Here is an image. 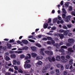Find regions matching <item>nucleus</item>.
Returning <instances> with one entry per match:
<instances>
[{
  "label": "nucleus",
  "instance_id": "obj_48",
  "mask_svg": "<svg viewBox=\"0 0 75 75\" xmlns=\"http://www.w3.org/2000/svg\"><path fill=\"white\" fill-rule=\"evenodd\" d=\"M64 44V42H60L59 43V45L61 46V45H62Z\"/></svg>",
  "mask_w": 75,
  "mask_h": 75
},
{
  "label": "nucleus",
  "instance_id": "obj_39",
  "mask_svg": "<svg viewBox=\"0 0 75 75\" xmlns=\"http://www.w3.org/2000/svg\"><path fill=\"white\" fill-rule=\"evenodd\" d=\"M64 30H63L62 29H60L59 30V33H64Z\"/></svg>",
  "mask_w": 75,
  "mask_h": 75
},
{
  "label": "nucleus",
  "instance_id": "obj_2",
  "mask_svg": "<svg viewBox=\"0 0 75 75\" xmlns=\"http://www.w3.org/2000/svg\"><path fill=\"white\" fill-rule=\"evenodd\" d=\"M24 67L25 69H26V68L29 69V68H31V65L30 64H24Z\"/></svg>",
  "mask_w": 75,
  "mask_h": 75
},
{
  "label": "nucleus",
  "instance_id": "obj_38",
  "mask_svg": "<svg viewBox=\"0 0 75 75\" xmlns=\"http://www.w3.org/2000/svg\"><path fill=\"white\" fill-rule=\"evenodd\" d=\"M61 69L62 71H63L64 70V66H63V65H62L61 66Z\"/></svg>",
  "mask_w": 75,
  "mask_h": 75
},
{
  "label": "nucleus",
  "instance_id": "obj_62",
  "mask_svg": "<svg viewBox=\"0 0 75 75\" xmlns=\"http://www.w3.org/2000/svg\"><path fill=\"white\" fill-rule=\"evenodd\" d=\"M60 23L61 24H63V23H64V21H63V20H61L60 21Z\"/></svg>",
  "mask_w": 75,
  "mask_h": 75
},
{
  "label": "nucleus",
  "instance_id": "obj_37",
  "mask_svg": "<svg viewBox=\"0 0 75 75\" xmlns=\"http://www.w3.org/2000/svg\"><path fill=\"white\" fill-rule=\"evenodd\" d=\"M59 51L61 52H64V50L63 49H61L59 50Z\"/></svg>",
  "mask_w": 75,
  "mask_h": 75
},
{
  "label": "nucleus",
  "instance_id": "obj_4",
  "mask_svg": "<svg viewBox=\"0 0 75 75\" xmlns=\"http://www.w3.org/2000/svg\"><path fill=\"white\" fill-rule=\"evenodd\" d=\"M68 41L69 42V43H71V44H74V42H75V40L74 39L70 38L68 39Z\"/></svg>",
  "mask_w": 75,
  "mask_h": 75
},
{
  "label": "nucleus",
  "instance_id": "obj_40",
  "mask_svg": "<svg viewBox=\"0 0 75 75\" xmlns=\"http://www.w3.org/2000/svg\"><path fill=\"white\" fill-rule=\"evenodd\" d=\"M67 26L68 28H71L72 27V25L71 24H69L67 25Z\"/></svg>",
  "mask_w": 75,
  "mask_h": 75
},
{
  "label": "nucleus",
  "instance_id": "obj_19",
  "mask_svg": "<svg viewBox=\"0 0 75 75\" xmlns=\"http://www.w3.org/2000/svg\"><path fill=\"white\" fill-rule=\"evenodd\" d=\"M43 58V57L42 56H38L36 58V59H42Z\"/></svg>",
  "mask_w": 75,
  "mask_h": 75
},
{
  "label": "nucleus",
  "instance_id": "obj_54",
  "mask_svg": "<svg viewBox=\"0 0 75 75\" xmlns=\"http://www.w3.org/2000/svg\"><path fill=\"white\" fill-rule=\"evenodd\" d=\"M57 68H59L61 67V64H57Z\"/></svg>",
  "mask_w": 75,
  "mask_h": 75
},
{
  "label": "nucleus",
  "instance_id": "obj_51",
  "mask_svg": "<svg viewBox=\"0 0 75 75\" xmlns=\"http://www.w3.org/2000/svg\"><path fill=\"white\" fill-rule=\"evenodd\" d=\"M66 57L67 59H69V58H71V57H70V56L69 55H67L66 56Z\"/></svg>",
  "mask_w": 75,
  "mask_h": 75
},
{
  "label": "nucleus",
  "instance_id": "obj_56",
  "mask_svg": "<svg viewBox=\"0 0 75 75\" xmlns=\"http://www.w3.org/2000/svg\"><path fill=\"white\" fill-rule=\"evenodd\" d=\"M34 37V35H30L28 37V38H31Z\"/></svg>",
  "mask_w": 75,
  "mask_h": 75
},
{
  "label": "nucleus",
  "instance_id": "obj_5",
  "mask_svg": "<svg viewBox=\"0 0 75 75\" xmlns=\"http://www.w3.org/2000/svg\"><path fill=\"white\" fill-rule=\"evenodd\" d=\"M61 58L63 60H64L63 61V63H66V62H68V59H65V57H64V56H62L61 57Z\"/></svg>",
  "mask_w": 75,
  "mask_h": 75
},
{
  "label": "nucleus",
  "instance_id": "obj_29",
  "mask_svg": "<svg viewBox=\"0 0 75 75\" xmlns=\"http://www.w3.org/2000/svg\"><path fill=\"white\" fill-rule=\"evenodd\" d=\"M36 38H40L42 37V36L41 35H38L36 36Z\"/></svg>",
  "mask_w": 75,
  "mask_h": 75
},
{
  "label": "nucleus",
  "instance_id": "obj_26",
  "mask_svg": "<svg viewBox=\"0 0 75 75\" xmlns=\"http://www.w3.org/2000/svg\"><path fill=\"white\" fill-rule=\"evenodd\" d=\"M60 59H61L60 56H58L56 57V60L57 61H60Z\"/></svg>",
  "mask_w": 75,
  "mask_h": 75
},
{
  "label": "nucleus",
  "instance_id": "obj_14",
  "mask_svg": "<svg viewBox=\"0 0 75 75\" xmlns=\"http://www.w3.org/2000/svg\"><path fill=\"white\" fill-rule=\"evenodd\" d=\"M53 46L54 47H56L57 48H59L60 47V46L59 45V44L58 43H56L54 45H53Z\"/></svg>",
  "mask_w": 75,
  "mask_h": 75
},
{
  "label": "nucleus",
  "instance_id": "obj_41",
  "mask_svg": "<svg viewBox=\"0 0 75 75\" xmlns=\"http://www.w3.org/2000/svg\"><path fill=\"white\" fill-rule=\"evenodd\" d=\"M29 41L30 42H35V41L34 40H31V39H29Z\"/></svg>",
  "mask_w": 75,
  "mask_h": 75
},
{
  "label": "nucleus",
  "instance_id": "obj_33",
  "mask_svg": "<svg viewBox=\"0 0 75 75\" xmlns=\"http://www.w3.org/2000/svg\"><path fill=\"white\" fill-rule=\"evenodd\" d=\"M66 17V14H63L62 15V18H63L65 19Z\"/></svg>",
  "mask_w": 75,
  "mask_h": 75
},
{
  "label": "nucleus",
  "instance_id": "obj_46",
  "mask_svg": "<svg viewBox=\"0 0 75 75\" xmlns=\"http://www.w3.org/2000/svg\"><path fill=\"white\" fill-rule=\"evenodd\" d=\"M55 61V58L54 57H53L52 58V62L53 61V62H54Z\"/></svg>",
  "mask_w": 75,
  "mask_h": 75
},
{
  "label": "nucleus",
  "instance_id": "obj_28",
  "mask_svg": "<svg viewBox=\"0 0 75 75\" xmlns=\"http://www.w3.org/2000/svg\"><path fill=\"white\" fill-rule=\"evenodd\" d=\"M5 58L6 61H10V57L7 56H6V57Z\"/></svg>",
  "mask_w": 75,
  "mask_h": 75
},
{
  "label": "nucleus",
  "instance_id": "obj_60",
  "mask_svg": "<svg viewBox=\"0 0 75 75\" xmlns=\"http://www.w3.org/2000/svg\"><path fill=\"white\" fill-rule=\"evenodd\" d=\"M47 38L48 40H52V38L51 37H48Z\"/></svg>",
  "mask_w": 75,
  "mask_h": 75
},
{
  "label": "nucleus",
  "instance_id": "obj_20",
  "mask_svg": "<svg viewBox=\"0 0 75 75\" xmlns=\"http://www.w3.org/2000/svg\"><path fill=\"white\" fill-rule=\"evenodd\" d=\"M48 58L49 62H52V57L51 56L48 57Z\"/></svg>",
  "mask_w": 75,
  "mask_h": 75
},
{
  "label": "nucleus",
  "instance_id": "obj_52",
  "mask_svg": "<svg viewBox=\"0 0 75 75\" xmlns=\"http://www.w3.org/2000/svg\"><path fill=\"white\" fill-rule=\"evenodd\" d=\"M14 68L15 70H18V67H17L16 66H15L14 67Z\"/></svg>",
  "mask_w": 75,
  "mask_h": 75
},
{
  "label": "nucleus",
  "instance_id": "obj_23",
  "mask_svg": "<svg viewBox=\"0 0 75 75\" xmlns=\"http://www.w3.org/2000/svg\"><path fill=\"white\" fill-rule=\"evenodd\" d=\"M61 48H62V49H67L68 47L65 46H62L61 47Z\"/></svg>",
  "mask_w": 75,
  "mask_h": 75
},
{
  "label": "nucleus",
  "instance_id": "obj_15",
  "mask_svg": "<svg viewBox=\"0 0 75 75\" xmlns=\"http://www.w3.org/2000/svg\"><path fill=\"white\" fill-rule=\"evenodd\" d=\"M30 48L33 51H35L36 50V49H37V48H36V47H35V46L31 47H30Z\"/></svg>",
  "mask_w": 75,
  "mask_h": 75
},
{
  "label": "nucleus",
  "instance_id": "obj_49",
  "mask_svg": "<svg viewBox=\"0 0 75 75\" xmlns=\"http://www.w3.org/2000/svg\"><path fill=\"white\" fill-rule=\"evenodd\" d=\"M69 11H72V6L69 7Z\"/></svg>",
  "mask_w": 75,
  "mask_h": 75
},
{
  "label": "nucleus",
  "instance_id": "obj_43",
  "mask_svg": "<svg viewBox=\"0 0 75 75\" xmlns=\"http://www.w3.org/2000/svg\"><path fill=\"white\" fill-rule=\"evenodd\" d=\"M55 42L54 40H52V41L51 42V44H52V45H54V44H55Z\"/></svg>",
  "mask_w": 75,
  "mask_h": 75
},
{
  "label": "nucleus",
  "instance_id": "obj_18",
  "mask_svg": "<svg viewBox=\"0 0 75 75\" xmlns=\"http://www.w3.org/2000/svg\"><path fill=\"white\" fill-rule=\"evenodd\" d=\"M48 24L47 23L44 24L43 25L44 28L45 29V28H47L48 27Z\"/></svg>",
  "mask_w": 75,
  "mask_h": 75
},
{
  "label": "nucleus",
  "instance_id": "obj_64",
  "mask_svg": "<svg viewBox=\"0 0 75 75\" xmlns=\"http://www.w3.org/2000/svg\"><path fill=\"white\" fill-rule=\"evenodd\" d=\"M5 75H10V73L9 72H7L6 73Z\"/></svg>",
  "mask_w": 75,
  "mask_h": 75
},
{
  "label": "nucleus",
  "instance_id": "obj_27",
  "mask_svg": "<svg viewBox=\"0 0 75 75\" xmlns=\"http://www.w3.org/2000/svg\"><path fill=\"white\" fill-rule=\"evenodd\" d=\"M22 48L23 49V50H28V47L25 46Z\"/></svg>",
  "mask_w": 75,
  "mask_h": 75
},
{
  "label": "nucleus",
  "instance_id": "obj_55",
  "mask_svg": "<svg viewBox=\"0 0 75 75\" xmlns=\"http://www.w3.org/2000/svg\"><path fill=\"white\" fill-rule=\"evenodd\" d=\"M42 40L44 41V40L47 41V38H44L42 39Z\"/></svg>",
  "mask_w": 75,
  "mask_h": 75
},
{
  "label": "nucleus",
  "instance_id": "obj_21",
  "mask_svg": "<svg viewBox=\"0 0 75 75\" xmlns=\"http://www.w3.org/2000/svg\"><path fill=\"white\" fill-rule=\"evenodd\" d=\"M73 59H71L69 61V65H72L73 64Z\"/></svg>",
  "mask_w": 75,
  "mask_h": 75
},
{
  "label": "nucleus",
  "instance_id": "obj_6",
  "mask_svg": "<svg viewBox=\"0 0 75 75\" xmlns=\"http://www.w3.org/2000/svg\"><path fill=\"white\" fill-rule=\"evenodd\" d=\"M71 17H70V16H68L66 17L65 19V21L67 23H68L69 21H71Z\"/></svg>",
  "mask_w": 75,
  "mask_h": 75
},
{
  "label": "nucleus",
  "instance_id": "obj_61",
  "mask_svg": "<svg viewBox=\"0 0 75 75\" xmlns=\"http://www.w3.org/2000/svg\"><path fill=\"white\" fill-rule=\"evenodd\" d=\"M54 71L53 70L50 71L51 74H54Z\"/></svg>",
  "mask_w": 75,
  "mask_h": 75
},
{
  "label": "nucleus",
  "instance_id": "obj_42",
  "mask_svg": "<svg viewBox=\"0 0 75 75\" xmlns=\"http://www.w3.org/2000/svg\"><path fill=\"white\" fill-rule=\"evenodd\" d=\"M65 6H66V7H68V6H69V4L68 3H66L65 4Z\"/></svg>",
  "mask_w": 75,
  "mask_h": 75
},
{
  "label": "nucleus",
  "instance_id": "obj_22",
  "mask_svg": "<svg viewBox=\"0 0 75 75\" xmlns=\"http://www.w3.org/2000/svg\"><path fill=\"white\" fill-rule=\"evenodd\" d=\"M35 45L36 46H37V47H41V45H40V44L35 43Z\"/></svg>",
  "mask_w": 75,
  "mask_h": 75
},
{
  "label": "nucleus",
  "instance_id": "obj_10",
  "mask_svg": "<svg viewBox=\"0 0 75 75\" xmlns=\"http://www.w3.org/2000/svg\"><path fill=\"white\" fill-rule=\"evenodd\" d=\"M59 36L61 39H63V38H64V35H63V34L61 33L59 34Z\"/></svg>",
  "mask_w": 75,
  "mask_h": 75
},
{
  "label": "nucleus",
  "instance_id": "obj_8",
  "mask_svg": "<svg viewBox=\"0 0 75 75\" xmlns=\"http://www.w3.org/2000/svg\"><path fill=\"white\" fill-rule=\"evenodd\" d=\"M45 49L44 48H41L40 49V52L43 55H45L44 53V51H45Z\"/></svg>",
  "mask_w": 75,
  "mask_h": 75
},
{
  "label": "nucleus",
  "instance_id": "obj_59",
  "mask_svg": "<svg viewBox=\"0 0 75 75\" xmlns=\"http://www.w3.org/2000/svg\"><path fill=\"white\" fill-rule=\"evenodd\" d=\"M47 44H51V42L50 41H48L47 42Z\"/></svg>",
  "mask_w": 75,
  "mask_h": 75
},
{
  "label": "nucleus",
  "instance_id": "obj_63",
  "mask_svg": "<svg viewBox=\"0 0 75 75\" xmlns=\"http://www.w3.org/2000/svg\"><path fill=\"white\" fill-rule=\"evenodd\" d=\"M9 71H11V72H13L14 70H13V69H11V68H10L9 69Z\"/></svg>",
  "mask_w": 75,
  "mask_h": 75
},
{
  "label": "nucleus",
  "instance_id": "obj_44",
  "mask_svg": "<svg viewBox=\"0 0 75 75\" xmlns=\"http://www.w3.org/2000/svg\"><path fill=\"white\" fill-rule=\"evenodd\" d=\"M71 15L72 16H75V12L74 11H72L71 13Z\"/></svg>",
  "mask_w": 75,
  "mask_h": 75
},
{
  "label": "nucleus",
  "instance_id": "obj_7",
  "mask_svg": "<svg viewBox=\"0 0 75 75\" xmlns=\"http://www.w3.org/2000/svg\"><path fill=\"white\" fill-rule=\"evenodd\" d=\"M31 56L33 58H35L37 56V54L33 52L31 53Z\"/></svg>",
  "mask_w": 75,
  "mask_h": 75
},
{
  "label": "nucleus",
  "instance_id": "obj_57",
  "mask_svg": "<svg viewBox=\"0 0 75 75\" xmlns=\"http://www.w3.org/2000/svg\"><path fill=\"white\" fill-rule=\"evenodd\" d=\"M63 28L64 29H67L68 28L66 26V25H64L63 27Z\"/></svg>",
  "mask_w": 75,
  "mask_h": 75
},
{
  "label": "nucleus",
  "instance_id": "obj_3",
  "mask_svg": "<svg viewBox=\"0 0 75 75\" xmlns=\"http://www.w3.org/2000/svg\"><path fill=\"white\" fill-rule=\"evenodd\" d=\"M74 51L72 50V48H69L68 49V51L67 52V54L68 55H71V52H74Z\"/></svg>",
  "mask_w": 75,
  "mask_h": 75
},
{
  "label": "nucleus",
  "instance_id": "obj_50",
  "mask_svg": "<svg viewBox=\"0 0 75 75\" xmlns=\"http://www.w3.org/2000/svg\"><path fill=\"white\" fill-rule=\"evenodd\" d=\"M17 44H21L22 43V42H21L20 40H18L17 41Z\"/></svg>",
  "mask_w": 75,
  "mask_h": 75
},
{
  "label": "nucleus",
  "instance_id": "obj_11",
  "mask_svg": "<svg viewBox=\"0 0 75 75\" xmlns=\"http://www.w3.org/2000/svg\"><path fill=\"white\" fill-rule=\"evenodd\" d=\"M68 32H69V31L68 30H64L63 32V34H64V35H67L68 34Z\"/></svg>",
  "mask_w": 75,
  "mask_h": 75
},
{
  "label": "nucleus",
  "instance_id": "obj_17",
  "mask_svg": "<svg viewBox=\"0 0 75 75\" xmlns=\"http://www.w3.org/2000/svg\"><path fill=\"white\" fill-rule=\"evenodd\" d=\"M56 73L57 75H60V71L59 69H56Z\"/></svg>",
  "mask_w": 75,
  "mask_h": 75
},
{
  "label": "nucleus",
  "instance_id": "obj_47",
  "mask_svg": "<svg viewBox=\"0 0 75 75\" xmlns=\"http://www.w3.org/2000/svg\"><path fill=\"white\" fill-rule=\"evenodd\" d=\"M53 21L54 23H55V22H57L58 21V19L55 18L53 20Z\"/></svg>",
  "mask_w": 75,
  "mask_h": 75
},
{
  "label": "nucleus",
  "instance_id": "obj_9",
  "mask_svg": "<svg viewBox=\"0 0 75 75\" xmlns=\"http://www.w3.org/2000/svg\"><path fill=\"white\" fill-rule=\"evenodd\" d=\"M47 68L46 67H44L42 69V72L43 73H45L47 72Z\"/></svg>",
  "mask_w": 75,
  "mask_h": 75
},
{
  "label": "nucleus",
  "instance_id": "obj_13",
  "mask_svg": "<svg viewBox=\"0 0 75 75\" xmlns=\"http://www.w3.org/2000/svg\"><path fill=\"white\" fill-rule=\"evenodd\" d=\"M48 21L47 22L48 24H49V23H50V24H49V25H53V23H51V21H52L51 20V18H49L48 19Z\"/></svg>",
  "mask_w": 75,
  "mask_h": 75
},
{
  "label": "nucleus",
  "instance_id": "obj_24",
  "mask_svg": "<svg viewBox=\"0 0 75 75\" xmlns=\"http://www.w3.org/2000/svg\"><path fill=\"white\" fill-rule=\"evenodd\" d=\"M7 47L8 48H10L11 47V44H7Z\"/></svg>",
  "mask_w": 75,
  "mask_h": 75
},
{
  "label": "nucleus",
  "instance_id": "obj_16",
  "mask_svg": "<svg viewBox=\"0 0 75 75\" xmlns=\"http://www.w3.org/2000/svg\"><path fill=\"white\" fill-rule=\"evenodd\" d=\"M22 42L24 44H27L28 43V41L26 40H24L22 41Z\"/></svg>",
  "mask_w": 75,
  "mask_h": 75
},
{
  "label": "nucleus",
  "instance_id": "obj_53",
  "mask_svg": "<svg viewBox=\"0 0 75 75\" xmlns=\"http://www.w3.org/2000/svg\"><path fill=\"white\" fill-rule=\"evenodd\" d=\"M66 45H67V47H69L70 46H71V45L69 43H67L66 44Z\"/></svg>",
  "mask_w": 75,
  "mask_h": 75
},
{
  "label": "nucleus",
  "instance_id": "obj_1",
  "mask_svg": "<svg viewBox=\"0 0 75 75\" xmlns=\"http://www.w3.org/2000/svg\"><path fill=\"white\" fill-rule=\"evenodd\" d=\"M45 52L48 55H52L53 54V52L51 51H49L46 50L45 51Z\"/></svg>",
  "mask_w": 75,
  "mask_h": 75
},
{
  "label": "nucleus",
  "instance_id": "obj_35",
  "mask_svg": "<svg viewBox=\"0 0 75 75\" xmlns=\"http://www.w3.org/2000/svg\"><path fill=\"white\" fill-rule=\"evenodd\" d=\"M68 72H67V71H64L63 72V74L64 75H67Z\"/></svg>",
  "mask_w": 75,
  "mask_h": 75
},
{
  "label": "nucleus",
  "instance_id": "obj_34",
  "mask_svg": "<svg viewBox=\"0 0 75 75\" xmlns=\"http://www.w3.org/2000/svg\"><path fill=\"white\" fill-rule=\"evenodd\" d=\"M15 42V40H13V39L10 40L9 41V42L10 43H12V42Z\"/></svg>",
  "mask_w": 75,
  "mask_h": 75
},
{
  "label": "nucleus",
  "instance_id": "obj_58",
  "mask_svg": "<svg viewBox=\"0 0 75 75\" xmlns=\"http://www.w3.org/2000/svg\"><path fill=\"white\" fill-rule=\"evenodd\" d=\"M18 51H22V50H23V47H22L21 48H19L18 49Z\"/></svg>",
  "mask_w": 75,
  "mask_h": 75
},
{
  "label": "nucleus",
  "instance_id": "obj_36",
  "mask_svg": "<svg viewBox=\"0 0 75 75\" xmlns=\"http://www.w3.org/2000/svg\"><path fill=\"white\" fill-rule=\"evenodd\" d=\"M69 64H67L66 66V68L67 69H69Z\"/></svg>",
  "mask_w": 75,
  "mask_h": 75
},
{
  "label": "nucleus",
  "instance_id": "obj_31",
  "mask_svg": "<svg viewBox=\"0 0 75 75\" xmlns=\"http://www.w3.org/2000/svg\"><path fill=\"white\" fill-rule=\"evenodd\" d=\"M18 72L21 73V74H23V71H22V70L21 69H19V70H18Z\"/></svg>",
  "mask_w": 75,
  "mask_h": 75
},
{
  "label": "nucleus",
  "instance_id": "obj_45",
  "mask_svg": "<svg viewBox=\"0 0 75 75\" xmlns=\"http://www.w3.org/2000/svg\"><path fill=\"white\" fill-rule=\"evenodd\" d=\"M21 58H24L25 57V56L24 54H21L20 57Z\"/></svg>",
  "mask_w": 75,
  "mask_h": 75
},
{
  "label": "nucleus",
  "instance_id": "obj_32",
  "mask_svg": "<svg viewBox=\"0 0 75 75\" xmlns=\"http://www.w3.org/2000/svg\"><path fill=\"white\" fill-rule=\"evenodd\" d=\"M13 65H16V63H17V61L16 60H13Z\"/></svg>",
  "mask_w": 75,
  "mask_h": 75
},
{
  "label": "nucleus",
  "instance_id": "obj_12",
  "mask_svg": "<svg viewBox=\"0 0 75 75\" xmlns=\"http://www.w3.org/2000/svg\"><path fill=\"white\" fill-rule=\"evenodd\" d=\"M11 58H13V59H15L16 57V55L14 54H11L10 55Z\"/></svg>",
  "mask_w": 75,
  "mask_h": 75
},
{
  "label": "nucleus",
  "instance_id": "obj_25",
  "mask_svg": "<svg viewBox=\"0 0 75 75\" xmlns=\"http://www.w3.org/2000/svg\"><path fill=\"white\" fill-rule=\"evenodd\" d=\"M42 64V62H41V61H38L37 63V64L39 65H41Z\"/></svg>",
  "mask_w": 75,
  "mask_h": 75
},
{
  "label": "nucleus",
  "instance_id": "obj_30",
  "mask_svg": "<svg viewBox=\"0 0 75 75\" xmlns=\"http://www.w3.org/2000/svg\"><path fill=\"white\" fill-rule=\"evenodd\" d=\"M30 62H31V61H30V60H27L26 62H25V64H28V63H30Z\"/></svg>",
  "mask_w": 75,
  "mask_h": 75
}]
</instances>
